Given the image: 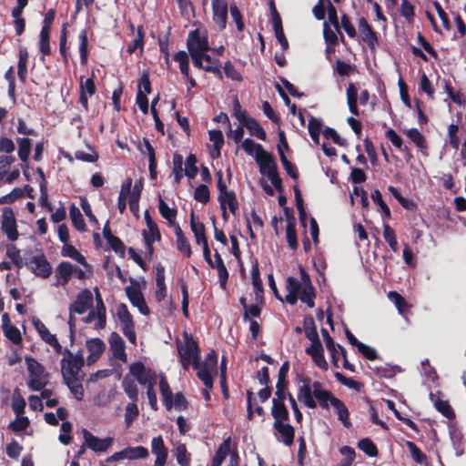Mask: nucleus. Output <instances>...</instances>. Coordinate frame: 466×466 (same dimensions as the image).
Masks as SVG:
<instances>
[{"instance_id": "6e6d98bb", "label": "nucleus", "mask_w": 466, "mask_h": 466, "mask_svg": "<svg viewBox=\"0 0 466 466\" xmlns=\"http://www.w3.org/2000/svg\"><path fill=\"white\" fill-rule=\"evenodd\" d=\"M370 198L373 200V202L380 208L382 216L385 218H390L391 214H390V208L384 202L380 191L379 189H375L374 191L371 192Z\"/></svg>"}, {"instance_id": "864d4df0", "label": "nucleus", "mask_w": 466, "mask_h": 466, "mask_svg": "<svg viewBox=\"0 0 466 466\" xmlns=\"http://www.w3.org/2000/svg\"><path fill=\"white\" fill-rule=\"evenodd\" d=\"M404 133L419 148L422 149L427 147L424 136L417 128L407 129Z\"/></svg>"}, {"instance_id": "f8f14e48", "label": "nucleus", "mask_w": 466, "mask_h": 466, "mask_svg": "<svg viewBox=\"0 0 466 466\" xmlns=\"http://www.w3.org/2000/svg\"><path fill=\"white\" fill-rule=\"evenodd\" d=\"M125 290L130 303L134 307H137L141 314L148 315L150 310L146 303L139 285L137 282L135 284L132 282V285L127 286Z\"/></svg>"}, {"instance_id": "680f3d73", "label": "nucleus", "mask_w": 466, "mask_h": 466, "mask_svg": "<svg viewBox=\"0 0 466 466\" xmlns=\"http://www.w3.org/2000/svg\"><path fill=\"white\" fill-rule=\"evenodd\" d=\"M152 89H137V94L136 97V103L139 109L144 114H147L148 112V99L147 94H150Z\"/></svg>"}, {"instance_id": "a19ab883", "label": "nucleus", "mask_w": 466, "mask_h": 466, "mask_svg": "<svg viewBox=\"0 0 466 466\" xmlns=\"http://www.w3.org/2000/svg\"><path fill=\"white\" fill-rule=\"evenodd\" d=\"M61 254L75 259L79 264L87 266L86 258L73 245L66 243L62 248Z\"/></svg>"}, {"instance_id": "1a4fd4ad", "label": "nucleus", "mask_w": 466, "mask_h": 466, "mask_svg": "<svg viewBox=\"0 0 466 466\" xmlns=\"http://www.w3.org/2000/svg\"><path fill=\"white\" fill-rule=\"evenodd\" d=\"M25 266L37 278L46 279L52 274V267L42 252L33 256L29 262L25 263Z\"/></svg>"}, {"instance_id": "49530a36", "label": "nucleus", "mask_w": 466, "mask_h": 466, "mask_svg": "<svg viewBox=\"0 0 466 466\" xmlns=\"http://www.w3.org/2000/svg\"><path fill=\"white\" fill-rule=\"evenodd\" d=\"M123 451L126 454L125 459L127 460L144 459L148 456L147 449L143 446L127 447Z\"/></svg>"}, {"instance_id": "9d476101", "label": "nucleus", "mask_w": 466, "mask_h": 466, "mask_svg": "<svg viewBox=\"0 0 466 466\" xmlns=\"http://www.w3.org/2000/svg\"><path fill=\"white\" fill-rule=\"evenodd\" d=\"M1 229L10 241H15L19 237L16 219L11 208H3Z\"/></svg>"}, {"instance_id": "0eeeda50", "label": "nucleus", "mask_w": 466, "mask_h": 466, "mask_svg": "<svg viewBox=\"0 0 466 466\" xmlns=\"http://www.w3.org/2000/svg\"><path fill=\"white\" fill-rule=\"evenodd\" d=\"M116 315L121 324L123 334L127 338L131 344L136 345L137 335L135 331V324L127 306L124 303H120L116 308Z\"/></svg>"}, {"instance_id": "72a5a7b5", "label": "nucleus", "mask_w": 466, "mask_h": 466, "mask_svg": "<svg viewBox=\"0 0 466 466\" xmlns=\"http://www.w3.org/2000/svg\"><path fill=\"white\" fill-rule=\"evenodd\" d=\"M242 125L245 126L250 134L257 138L263 141L267 139V134L265 130L254 117L248 116Z\"/></svg>"}, {"instance_id": "4468645a", "label": "nucleus", "mask_w": 466, "mask_h": 466, "mask_svg": "<svg viewBox=\"0 0 466 466\" xmlns=\"http://www.w3.org/2000/svg\"><path fill=\"white\" fill-rule=\"evenodd\" d=\"M256 162L262 174L272 172L278 169L276 159L272 153L266 151L261 145L258 146V153L255 156Z\"/></svg>"}, {"instance_id": "393cba45", "label": "nucleus", "mask_w": 466, "mask_h": 466, "mask_svg": "<svg viewBox=\"0 0 466 466\" xmlns=\"http://www.w3.org/2000/svg\"><path fill=\"white\" fill-rule=\"evenodd\" d=\"M173 59L179 64L181 74L188 80L192 86H196L195 79L189 76V58L185 51H179L174 55Z\"/></svg>"}, {"instance_id": "69168bd1", "label": "nucleus", "mask_w": 466, "mask_h": 466, "mask_svg": "<svg viewBox=\"0 0 466 466\" xmlns=\"http://www.w3.org/2000/svg\"><path fill=\"white\" fill-rule=\"evenodd\" d=\"M106 242L116 254H117L122 258H125L126 246L118 237L114 236L113 238L108 239Z\"/></svg>"}, {"instance_id": "4c0bfd02", "label": "nucleus", "mask_w": 466, "mask_h": 466, "mask_svg": "<svg viewBox=\"0 0 466 466\" xmlns=\"http://www.w3.org/2000/svg\"><path fill=\"white\" fill-rule=\"evenodd\" d=\"M158 210L160 215L168 221V223L175 228L177 223L175 222L177 210V208H170L167 204L159 196Z\"/></svg>"}, {"instance_id": "412c9836", "label": "nucleus", "mask_w": 466, "mask_h": 466, "mask_svg": "<svg viewBox=\"0 0 466 466\" xmlns=\"http://www.w3.org/2000/svg\"><path fill=\"white\" fill-rule=\"evenodd\" d=\"M285 400L286 399H279V397L272 400L271 415L275 420L274 423L289 420V414L284 403Z\"/></svg>"}, {"instance_id": "ddd939ff", "label": "nucleus", "mask_w": 466, "mask_h": 466, "mask_svg": "<svg viewBox=\"0 0 466 466\" xmlns=\"http://www.w3.org/2000/svg\"><path fill=\"white\" fill-rule=\"evenodd\" d=\"M83 438H84L85 444L86 445V447L95 452L106 451L107 449L114 442V439L112 437H106L105 439H100V438L93 435L89 431H87L86 429L83 430Z\"/></svg>"}, {"instance_id": "79ce46f5", "label": "nucleus", "mask_w": 466, "mask_h": 466, "mask_svg": "<svg viewBox=\"0 0 466 466\" xmlns=\"http://www.w3.org/2000/svg\"><path fill=\"white\" fill-rule=\"evenodd\" d=\"M137 38L134 39L127 48V53L131 55L133 54L137 49H139L140 54L143 53L144 49V37H145V32L143 25H138L137 28Z\"/></svg>"}, {"instance_id": "5701e85b", "label": "nucleus", "mask_w": 466, "mask_h": 466, "mask_svg": "<svg viewBox=\"0 0 466 466\" xmlns=\"http://www.w3.org/2000/svg\"><path fill=\"white\" fill-rule=\"evenodd\" d=\"M305 352L311 357L314 364L322 370H328L329 364L324 356V348L322 345L317 347H308Z\"/></svg>"}, {"instance_id": "a878e982", "label": "nucleus", "mask_w": 466, "mask_h": 466, "mask_svg": "<svg viewBox=\"0 0 466 466\" xmlns=\"http://www.w3.org/2000/svg\"><path fill=\"white\" fill-rule=\"evenodd\" d=\"M231 438L228 437L218 446L211 461V466H221L226 457L230 454Z\"/></svg>"}, {"instance_id": "dca6fc26", "label": "nucleus", "mask_w": 466, "mask_h": 466, "mask_svg": "<svg viewBox=\"0 0 466 466\" xmlns=\"http://www.w3.org/2000/svg\"><path fill=\"white\" fill-rule=\"evenodd\" d=\"M93 295L87 289L81 290L77 295L74 303L70 304L69 311L71 313L84 314L93 306Z\"/></svg>"}, {"instance_id": "774afa93", "label": "nucleus", "mask_w": 466, "mask_h": 466, "mask_svg": "<svg viewBox=\"0 0 466 466\" xmlns=\"http://www.w3.org/2000/svg\"><path fill=\"white\" fill-rule=\"evenodd\" d=\"M5 336L14 344L20 345L22 343V335L15 326H10L3 329Z\"/></svg>"}, {"instance_id": "3c124183", "label": "nucleus", "mask_w": 466, "mask_h": 466, "mask_svg": "<svg viewBox=\"0 0 466 466\" xmlns=\"http://www.w3.org/2000/svg\"><path fill=\"white\" fill-rule=\"evenodd\" d=\"M33 324L35 329L37 330L40 338L46 342L49 343L52 341L56 336L55 334L50 333L46 326L39 319H34Z\"/></svg>"}, {"instance_id": "09e8293b", "label": "nucleus", "mask_w": 466, "mask_h": 466, "mask_svg": "<svg viewBox=\"0 0 466 466\" xmlns=\"http://www.w3.org/2000/svg\"><path fill=\"white\" fill-rule=\"evenodd\" d=\"M198 158L195 154H190L186 158L185 176L189 179H194L198 173V167H197Z\"/></svg>"}, {"instance_id": "4be33fe9", "label": "nucleus", "mask_w": 466, "mask_h": 466, "mask_svg": "<svg viewBox=\"0 0 466 466\" xmlns=\"http://www.w3.org/2000/svg\"><path fill=\"white\" fill-rule=\"evenodd\" d=\"M273 428L281 435V441L286 446H290L293 444L294 437H295V430L292 425H290L288 421L286 422H277L273 423Z\"/></svg>"}, {"instance_id": "13d9d810", "label": "nucleus", "mask_w": 466, "mask_h": 466, "mask_svg": "<svg viewBox=\"0 0 466 466\" xmlns=\"http://www.w3.org/2000/svg\"><path fill=\"white\" fill-rule=\"evenodd\" d=\"M25 401L21 396L19 389L15 388L12 397V409L16 415H21L25 411Z\"/></svg>"}, {"instance_id": "aec40b11", "label": "nucleus", "mask_w": 466, "mask_h": 466, "mask_svg": "<svg viewBox=\"0 0 466 466\" xmlns=\"http://www.w3.org/2000/svg\"><path fill=\"white\" fill-rule=\"evenodd\" d=\"M289 370V362L285 361L282 363V365L280 366L279 370L275 395H276V397H279V399H286L288 396V392H286V389L289 384V381L287 380V375H288Z\"/></svg>"}, {"instance_id": "e433bc0d", "label": "nucleus", "mask_w": 466, "mask_h": 466, "mask_svg": "<svg viewBox=\"0 0 466 466\" xmlns=\"http://www.w3.org/2000/svg\"><path fill=\"white\" fill-rule=\"evenodd\" d=\"M388 298L394 303L400 314L404 315L410 310V305H409L406 299L397 291H390Z\"/></svg>"}, {"instance_id": "5fc2aeb1", "label": "nucleus", "mask_w": 466, "mask_h": 466, "mask_svg": "<svg viewBox=\"0 0 466 466\" xmlns=\"http://www.w3.org/2000/svg\"><path fill=\"white\" fill-rule=\"evenodd\" d=\"M358 448L361 450L369 457L378 456V449L374 442L370 438L361 439L358 442Z\"/></svg>"}, {"instance_id": "423d86ee", "label": "nucleus", "mask_w": 466, "mask_h": 466, "mask_svg": "<svg viewBox=\"0 0 466 466\" xmlns=\"http://www.w3.org/2000/svg\"><path fill=\"white\" fill-rule=\"evenodd\" d=\"M217 365H218V354L214 350H211L207 354V356L203 361H201V360H199V365L198 366V368L194 369L197 371L198 378L208 389L213 388L212 372L217 374Z\"/></svg>"}, {"instance_id": "c85d7f7f", "label": "nucleus", "mask_w": 466, "mask_h": 466, "mask_svg": "<svg viewBox=\"0 0 466 466\" xmlns=\"http://www.w3.org/2000/svg\"><path fill=\"white\" fill-rule=\"evenodd\" d=\"M174 231L177 238V248L178 251L185 254L187 258H189L192 254L190 243L188 239L185 237L178 224L175 226Z\"/></svg>"}, {"instance_id": "cd10ccee", "label": "nucleus", "mask_w": 466, "mask_h": 466, "mask_svg": "<svg viewBox=\"0 0 466 466\" xmlns=\"http://www.w3.org/2000/svg\"><path fill=\"white\" fill-rule=\"evenodd\" d=\"M190 228L192 232L194 233L197 244H202L203 247H205V245H208V238L205 233V226L201 222H195L194 211H192L190 215Z\"/></svg>"}, {"instance_id": "6e6552de", "label": "nucleus", "mask_w": 466, "mask_h": 466, "mask_svg": "<svg viewBox=\"0 0 466 466\" xmlns=\"http://www.w3.org/2000/svg\"><path fill=\"white\" fill-rule=\"evenodd\" d=\"M129 374L132 375L140 385H156L157 383V372L147 368L141 361H136L129 366Z\"/></svg>"}, {"instance_id": "39448f33", "label": "nucleus", "mask_w": 466, "mask_h": 466, "mask_svg": "<svg viewBox=\"0 0 466 466\" xmlns=\"http://www.w3.org/2000/svg\"><path fill=\"white\" fill-rule=\"evenodd\" d=\"M84 366V358L81 354L74 355L68 349L64 350V358L61 360V371L64 380H81L79 371Z\"/></svg>"}, {"instance_id": "4d7b16f0", "label": "nucleus", "mask_w": 466, "mask_h": 466, "mask_svg": "<svg viewBox=\"0 0 466 466\" xmlns=\"http://www.w3.org/2000/svg\"><path fill=\"white\" fill-rule=\"evenodd\" d=\"M407 447L410 452L413 461L419 464H427V456L412 441H407Z\"/></svg>"}, {"instance_id": "de8ad7c7", "label": "nucleus", "mask_w": 466, "mask_h": 466, "mask_svg": "<svg viewBox=\"0 0 466 466\" xmlns=\"http://www.w3.org/2000/svg\"><path fill=\"white\" fill-rule=\"evenodd\" d=\"M316 297V291L314 287H303L299 293V299L307 304L309 308H314V299Z\"/></svg>"}, {"instance_id": "ea45409f", "label": "nucleus", "mask_w": 466, "mask_h": 466, "mask_svg": "<svg viewBox=\"0 0 466 466\" xmlns=\"http://www.w3.org/2000/svg\"><path fill=\"white\" fill-rule=\"evenodd\" d=\"M79 54H80V63L83 66H86L88 61V38H87V30L83 29L80 31L79 35Z\"/></svg>"}, {"instance_id": "f257e3e1", "label": "nucleus", "mask_w": 466, "mask_h": 466, "mask_svg": "<svg viewBox=\"0 0 466 466\" xmlns=\"http://www.w3.org/2000/svg\"><path fill=\"white\" fill-rule=\"evenodd\" d=\"M299 381L301 385L298 389V400L309 409H315L318 401L322 409L328 410L337 399L329 390L323 389L321 382H311L308 376L300 375Z\"/></svg>"}, {"instance_id": "a18cd8bd", "label": "nucleus", "mask_w": 466, "mask_h": 466, "mask_svg": "<svg viewBox=\"0 0 466 466\" xmlns=\"http://www.w3.org/2000/svg\"><path fill=\"white\" fill-rule=\"evenodd\" d=\"M16 142L18 144V157L22 162H26L31 152V139L27 137H18Z\"/></svg>"}, {"instance_id": "bb28decb", "label": "nucleus", "mask_w": 466, "mask_h": 466, "mask_svg": "<svg viewBox=\"0 0 466 466\" xmlns=\"http://www.w3.org/2000/svg\"><path fill=\"white\" fill-rule=\"evenodd\" d=\"M430 398L433 401L435 409L441 413V415L449 420L455 418L454 410L447 400H441L433 393L430 394Z\"/></svg>"}, {"instance_id": "7ed1b4c3", "label": "nucleus", "mask_w": 466, "mask_h": 466, "mask_svg": "<svg viewBox=\"0 0 466 466\" xmlns=\"http://www.w3.org/2000/svg\"><path fill=\"white\" fill-rule=\"evenodd\" d=\"M187 47L193 66L200 65L201 55L210 49L207 34L199 29L190 31L187 39Z\"/></svg>"}, {"instance_id": "2f4dec72", "label": "nucleus", "mask_w": 466, "mask_h": 466, "mask_svg": "<svg viewBox=\"0 0 466 466\" xmlns=\"http://www.w3.org/2000/svg\"><path fill=\"white\" fill-rule=\"evenodd\" d=\"M218 200L219 202L220 207H228L229 211L233 215H235L238 209V202L237 199L236 193L233 190H229V192L224 195H218Z\"/></svg>"}, {"instance_id": "0e129e2a", "label": "nucleus", "mask_w": 466, "mask_h": 466, "mask_svg": "<svg viewBox=\"0 0 466 466\" xmlns=\"http://www.w3.org/2000/svg\"><path fill=\"white\" fill-rule=\"evenodd\" d=\"M65 384L68 387L71 393L77 400H82L84 398V388L80 380H64Z\"/></svg>"}, {"instance_id": "58836bf2", "label": "nucleus", "mask_w": 466, "mask_h": 466, "mask_svg": "<svg viewBox=\"0 0 466 466\" xmlns=\"http://www.w3.org/2000/svg\"><path fill=\"white\" fill-rule=\"evenodd\" d=\"M69 215L72 220V224L75 227L76 230L79 232H85L86 231V225L83 218V216L78 209L77 207H76L75 204H73L69 208Z\"/></svg>"}, {"instance_id": "338daca9", "label": "nucleus", "mask_w": 466, "mask_h": 466, "mask_svg": "<svg viewBox=\"0 0 466 466\" xmlns=\"http://www.w3.org/2000/svg\"><path fill=\"white\" fill-rule=\"evenodd\" d=\"M194 198L203 204H207L210 199L208 187L205 184L198 186L194 192Z\"/></svg>"}, {"instance_id": "052dcab7", "label": "nucleus", "mask_w": 466, "mask_h": 466, "mask_svg": "<svg viewBox=\"0 0 466 466\" xmlns=\"http://www.w3.org/2000/svg\"><path fill=\"white\" fill-rule=\"evenodd\" d=\"M86 346L90 353H95L98 356H101L106 350L104 341L99 338L87 339Z\"/></svg>"}, {"instance_id": "20e7f679", "label": "nucleus", "mask_w": 466, "mask_h": 466, "mask_svg": "<svg viewBox=\"0 0 466 466\" xmlns=\"http://www.w3.org/2000/svg\"><path fill=\"white\" fill-rule=\"evenodd\" d=\"M25 360L30 376L28 387L35 391L42 390L48 383L49 374L45 371V367L33 357L26 356Z\"/></svg>"}, {"instance_id": "f03ea898", "label": "nucleus", "mask_w": 466, "mask_h": 466, "mask_svg": "<svg viewBox=\"0 0 466 466\" xmlns=\"http://www.w3.org/2000/svg\"><path fill=\"white\" fill-rule=\"evenodd\" d=\"M177 347L183 369L187 370L190 366L197 369L200 360V348L192 335L184 332V344L178 342Z\"/></svg>"}, {"instance_id": "f704fd0d", "label": "nucleus", "mask_w": 466, "mask_h": 466, "mask_svg": "<svg viewBox=\"0 0 466 466\" xmlns=\"http://www.w3.org/2000/svg\"><path fill=\"white\" fill-rule=\"evenodd\" d=\"M122 388L127 396L134 402L138 400V389L134 380L129 375H126L122 380Z\"/></svg>"}, {"instance_id": "f3484780", "label": "nucleus", "mask_w": 466, "mask_h": 466, "mask_svg": "<svg viewBox=\"0 0 466 466\" xmlns=\"http://www.w3.org/2000/svg\"><path fill=\"white\" fill-rule=\"evenodd\" d=\"M74 274V266L67 261H62L56 268L54 286H66L68 284L72 275Z\"/></svg>"}, {"instance_id": "c9c22d12", "label": "nucleus", "mask_w": 466, "mask_h": 466, "mask_svg": "<svg viewBox=\"0 0 466 466\" xmlns=\"http://www.w3.org/2000/svg\"><path fill=\"white\" fill-rule=\"evenodd\" d=\"M173 168L172 174L174 175V185H178L181 182L183 176H185V169H183V156L175 153L173 156Z\"/></svg>"}, {"instance_id": "c03bdc74", "label": "nucleus", "mask_w": 466, "mask_h": 466, "mask_svg": "<svg viewBox=\"0 0 466 466\" xmlns=\"http://www.w3.org/2000/svg\"><path fill=\"white\" fill-rule=\"evenodd\" d=\"M151 450L152 453L156 455L157 458H167V448L165 446L163 438L161 435L157 437H154L151 441Z\"/></svg>"}, {"instance_id": "2eb2a0df", "label": "nucleus", "mask_w": 466, "mask_h": 466, "mask_svg": "<svg viewBox=\"0 0 466 466\" xmlns=\"http://www.w3.org/2000/svg\"><path fill=\"white\" fill-rule=\"evenodd\" d=\"M212 19L218 29L224 30L227 26L228 6L226 0H212Z\"/></svg>"}, {"instance_id": "c756f323", "label": "nucleus", "mask_w": 466, "mask_h": 466, "mask_svg": "<svg viewBox=\"0 0 466 466\" xmlns=\"http://www.w3.org/2000/svg\"><path fill=\"white\" fill-rule=\"evenodd\" d=\"M27 49L25 46H21L18 51L17 76L22 84H25L27 76Z\"/></svg>"}, {"instance_id": "473e14b6", "label": "nucleus", "mask_w": 466, "mask_h": 466, "mask_svg": "<svg viewBox=\"0 0 466 466\" xmlns=\"http://www.w3.org/2000/svg\"><path fill=\"white\" fill-rule=\"evenodd\" d=\"M293 190H294L296 207H297V209H298V212H299V222H300L301 226L304 228H306L308 215H307V212H306V209H305V205H304V200H303V198H302V194H301V191H300V189H299L298 185H295L293 187Z\"/></svg>"}, {"instance_id": "e2e57ef3", "label": "nucleus", "mask_w": 466, "mask_h": 466, "mask_svg": "<svg viewBox=\"0 0 466 466\" xmlns=\"http://www.w3.org/2000/svg\"><path fill=\"white\" fill-rule=\"evenodd\" d=\"M334 376L337 379V380L339 381L342 385H344L350 389H353L357 391H360V390L362 388V384L360 381L355 380L351 378H347L346 376H344L342 373H340L339 371L335 372Z\"/></svg>"}, {"instance_id": "6ab92c4d", "label": "nucleus", "mask_w": 466, "mask_h": 466, "mask_svg": "<svg viewBox=\"0 0 466 466\" xmlns=\"http://www.w3.org/2000/svg\"><path fill=\"white\" fill-rule=\"evenodd\" d=\"M198 69L213 73L218 78H222L221 64L218 59L211 57L209 55L203 53L200 57V65L194 66Z\"/></svg>"}, {"instance_id": "b1692460", "label": "nucleus", "mask_w": 466, "mask_h": 466, "mask_svg": "<svg viewBox=\"0 0 466 466\" xmlns=\"http://www.w3.org/2000/svg\"><path fill=\"white\" fill-rule=\"evenodd\" d=\"M321 334L326 345L327 350L330 353L331 362L335 368H339V349L332 337L329 335V331L325 329H321Z\"/></svg>"}, {"instance_id": "8fccbe9b", "label": "nucleus", "mask_w": 466, "mask_h": 466, "mask_svg": "<svg viewBox=\"0 0 466 466\" xmlns=\"http://www.w3.org/2000/svg\"><path fill=\"white\" fill-rule=\"evenodd\" d=\"M6 257L12 260V263L17 268H21L25 266L22 257L20 249L15 245H9L6 248Z\"/></svg>"}, {"instance_id": "bf43d9fd", "label": "nucleus", "mask_w": 466, "mask_h": 466, "mask_svg": "<svg viewBox=\"0 0 466 466\" xmlns=\"http://www.w3.org/2000/svg\"><path fill=\"white\" fill-rule=\"evenodd\" d=\"M383 238L392 251H398V241L396 238V234L389 224L383 225Z\"/></svg>"}, {"instance_id": "7c9ffc66", "label": "nucleus", "mask_w": 466, "mask_h": 466, "mask_svg": "<svg viewBox=\"0 0 466 466\" xmlns=\"http://www.w3.org/2000/svg\"><path fill=\"white\" fill-rule=\"evenodd\" d=\"M331 406L334 408L338 419L342 422L343 426L349 429L351 426V422L350 420V412L345 403L337 398L334 402H332Z\"/></svg>"}, {"instance_id": "9b49d317", "label": "nucleus", "mask_w": 466, "mask_h": 466, "mask_svg": "<svg viewBox=\"0 0 466 466\" xmlns=\"http://www.w3.org/2000/svg\"><path fill=\"white\" fill-rule=\"evenodd\" d=\"M358 28L361 35V40L368 46L371 52H374L380 44L378 33L372 28L365 17L359 19Z\"/></svg>"}, {"instance_id": "a211bd4d", "label": "nucleus", "mask_w": 466, "mask_h": 466, "mask_svg": "<svg viewBox=\"0 0 466 466\" xmlns=\"http://www.w3.org/2000/svg\"><path fill=\"white\" fill-rule=\"evenodd\" d=\"M108 342L113 356L122 362H126L127 354L125 351V342L120 335L116 331L112 332L109 336Z\"/></svg>"}, {"instance_id": "37998d69", "label": "nucleus", "mask_w": 466, "mask_h": 466, "mask_svg": "<svg viewBox=\"0 0 466 466\" xmlns=\"http://www.w3.org/2000/svg\"><path fill=\"white\" fill-rule=\"evenodd\" d=\"M174 456L180 466H189L191 455L184 443H179L174 450Z\"/></svg>"}, {"instance_id": "603ef678", "label": "nucleus", "mask_w": 466, "mask_h": 466, "mask_svg": "<svg viewBox=\"0 0 466 466\" xmlns=\"http://www.w3.org/2000/svg\"><path fill=\"white\" fill-rule=\"evenodd\" d=\"M327 12L328 18L331 25L335 27L336 31L340 36V40L344 42V35L339 30V23L338 18V13L336 7L331 4L329 0H327Z\"/></svg>"}]
</instances>
